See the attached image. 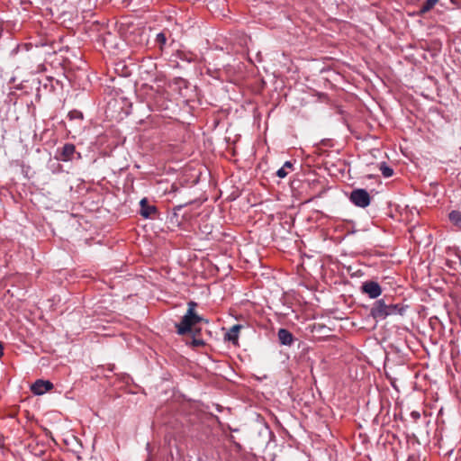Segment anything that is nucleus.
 Instances as JSON below:
<instances>
[{"label": "nucleus", "mask_w": 461, "mask_h": 461, "mask_svg": "<svg viewBox=\"0 0 461 461\" xmlns=\"http://www.w3.org/2000/svg\"><path fill=\"white\" fill-rule=\"evenodd\" d=\"M407 308L403 303H386L384 298L378 299L370 309V316L375 321H384L392 315L403 316Z\"/></svg>", "instance_id": "f257e3e1"}, {"label": "nucleus", "mask_w": 461, "mask_h": 461, "mask_svg": "<svg viewBox=\"0 0 461 461\" xmlns=\"http://www.w3.org/2000/svg\"><path fill=\"white\" fill-rule=\"evenodd\" d=\"M196 307L197 303L194 301L188 302L187 311L185 314L182 317L180 322L176 323L175 325L176 328V333L178 335L183 336L194 331L193 327L199 322H202L203 321L207 322V321H205L202 316L197 314V312H195Z\"/></svg>", "instance_id": "f03ea898"}, {"label": "nucleus", "mask_w": 461, "mask_h": 461, "mask_svg": "<svg viewBox=\"0 0 461 461\" xmlns=\"http://www.w3.org/2000/svg\"><path fill=\"white\" fill-rule=\"evenodd\" d=\"M349 200L356 206L366 208L371 203V196L366 189L357 188L351 191Z\"/></svg>", "instance_id": "7ed1b4c3"}, {"label": "nucleus", "mask_w": 461, "mask_h": 461, "mask_svg": "<svg viewBox=\"0 0 461 461\" xmlns=\"http://www.w3.org/2000/svg\"><path fill=\"white\" fill-rule=\"evenodd\" d=\"M362 293L366 294L371 299L378 298L382 294L380 285L375 281H366L362 284Z\"/></svg>", "instance_id": "20e7f679"}, {"label": "nucleus", "mask_w": 461, "mask_h": 461, "mask_svg": "<svg viewBox=\"0 0 461 461\" xmlns=\"http://www.w3.org/2000/svg\"><path fill=\"white\" fill-rule=\"evenodd\" d=\"M59 157L58 158L61 161L68 162L74 159V156L77 153L76 152V146L72 143H66L64 146L60 149V150H58Z\"/></svg>", "instance_id": "39448f33"}, {"label": "nucleus", "mask_w": 461, "mask_h": 461, "mask_svg": "<svg viewBox=\"0 0 461 461\" xmlns=\"http://www.w3.org/2000/svg\"><path fill=\"white\" fill-rule=\"evenodd\" d=\"M140 214L145 219L154 218L158 212L157 207L155 205L149 204L147 198L140 200Z\"/></svg>", "instance_id": "423d86ee"}, {"label": "nucleus", "mask_w": 461, "mask_h": 461, "mask_svg": "<svg viewBox=\"0 0 461 461\" xmlns=\"http://www.w3.org/2000/svg\"><path fill=\"white\" fill-rule=\"evenodd\" d=\"M68 118L70 122L69 127L71 129H82L83 128V119L84 115L82 112L77 110H72L68 113Z\"/></svg>", "instance_id": "0eeeda50"}, {"label": "nucleus", "mask_w": 461, "mask_h": 461, "mask_svg": "<svg viewBox=\"0 0 461 461\" xmlns=\"http://www.w3.org/2000/svg\"><path fill=\"white\" fill-rule=\"evenodd\" d=\"M52 388L53 384L51 382L39 379L32 385L31 389L34 394L41 395Z\"/></svg>", "instance_id": "6e6552de"}, {"label": "nucleus", "mask_w": 461, "mask_h": 461, "mask_svg": "<svg viewBox=\"0 0 461 461\" xmlns=\"http://www.w3.org/2000/svg\"><path fill=\"white\" fill-rule=\"evenodd\" d=\"M243 328L240 324L233 325L225 334V339L238 345L239 332Z\"/></svg>", "instance_id": "1a4fd4ad"}, {"label": "nucleus", "mask_w": 461, "mask_h": 461, "mask_svg": "<svg viewBox=\"0 0 461 461\" xmlns=\"http://www.w3.org/2000/svg\"><path fill=\"white\" fill-rule=\"evenodd\" d=\"M279 342L285 346H290L294 342L293 334L286 329H280L277 333Z\"/></svg>", "instance_id": "9d476101"}, {"label": "nucleus", "mask_w": 461, "mask_h": 461, "mask_svg": "<svg viewBox=\"0 0 461 461\" xmlns=\"http://www.w3.org/2000/svg\"><path fill=\"white\" fill-rule=\"evenodd\" d=\"M448 219L450 222L461 230V212L457 210H453L448 213Z\"/></svg>", "instance_id": "9b49d317"}, {"label": "nucleus", "mask_w": 461, "mask_h": 461, "mask_svg": "<svg viewBox=\"0 0 461 461\" xmlns=\"http://www.w3.org/2000/svg\"><path fill=\"white\" fill-rule=\"evenodd\" d=\"M293 169V163L291 161H285L283 167L276 171V176L280 178H285L288 175L289 170Z\"/></svg>", "instance_id": "f8f14e48"}, {"label": "nucleus", "mask_w": 461, "mask_h": 461, "mask_svg": "<svg viewBox=\"0 0 461 461\" xmlns=\"http://www.w3.org/2000/svg\"><path fill=\"white\" fill-rule=\"evenodd\" d=\"M192 332H193V339L188 344L193 348H198V347L204 346L205 342L203 341V339L196 337L197 333L200 332V330L194 329V331H192Z\"/></svg>", "instance_id": "ddd939ff"}, {"label": "nucleus", "mask_w": 461, "mask_h": 461, "mask_svg": "<svg viewBox=\"0 0 461 461\" xmlns=\"http://www.w3.org/2000/svg\"><path fill=\"white\" fill-rule=\"evenodd\" d=\"M438 0H426L420 8V14H423L430 11Z\"/></svg>", "instance_id": "4468645a"}, {"label": "nucleus", "mask_w": 461, "mask_h": 461, "mask_svg": "<svg viewBox=\"0 0 461 461\" xmlns=\"http://www.w3.org/2000/svg\"><path fill=\"white\" fill-rule=\"evenodd\" d=\"M379 168L382 172V175L384 177H390L393 175V169L391 167H389L385 162H382L380 164Z\"/></svg>", "instance_id": "2eb2a0df"}, {"label": "nucleus", "mask_w": 461, "mask_h": 461, "mask_svg": "<svg viewBox=\"0 0 461 461\" xmlns=\"http://www.w3.org/2000/svg\"><path fill=\"white\" fill-rule=\"evenodd\" d=\"M156 41L160 43L161 45H164L167 41L166 35L163 32H159L157 34Z\"/></svg>", "instance_id": "dca6fc26"}, {"label": "nucleus", "mask_w": 461, "mask_h": 461, "mask_svg": "<svg viewBox=\"0 0 461 461\" xmlns=\"http://www.w3.org/2000/svg\"><path fill=\"white\" fill-rule=\"evenodd\" d=\"M411 417L414 421H417L420 418V413L418 411H412L411 412Z\"/></svg>", "instance_id": "f3484780"}, {"label": "nucleus", "mask_w": 461, "mask_h": 461, "mask_svg": "<svg viewBox=\"0 0 461 461\" xmlns=\"http://www.w3.org/2000/svg\"><path fill=\"white\" fill-rule=\"evenodd\" d=\"M4 356V343L0 341V358Z\"/></svg>", "instance_id": "a211bd4d"}, {"label": "nucleus", "mask_w": 461, "mask_h": 461, "mask_svg": "<svg viewBox=\"0 0 461 461\" xmlns=\"http://www.w3.org/2000/svg\"><path fill=\"white\" fill-rule=\"evenodd\" d=\"M44 453H45V451L43 449H39V450L34 452V454L36 456H42V455H44Z\"/></svg>", "instance_id": "6ab92c4d"}, {"label": "nucleus", "mask_w": 461, "mask_h": 461, "mask_svg": "<svg viewBox=\"0 0 461 461\" xmlns=\"http://www.w3.org/2000/svg\"><path fill=\"white\" fill-rule=\"evenodd\" d=\"M182 208V205H178L175 208V210H180Z\"/></svg>", "instance_id": "aec40b11"}]
</instances>
